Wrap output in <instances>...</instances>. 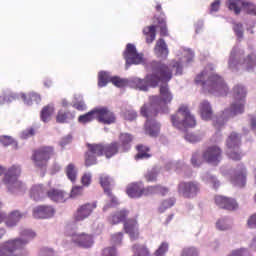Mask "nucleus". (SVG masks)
I'll return each mask as SVG.
<instances>
[{
  "instance_id": "1",
  "label": "nucleus",
  "mask_w": 256,
  "mask_h": 256,
  "mask_svg": "<svg viewBox=\"0 0 256 256\" xmlns=\"http://www.w3.org/2000/svg\"><path fill=\"white\" fill-rule=\"evenodd\" d=\"M152 73L146 75L144 80L134 78L132 85L140 91H148L149 87H157L159 83H169L173 79V71L175 75H183V64L173 60L169 65L161 62H152Z\"/></svg>"
},
{
  "instance_id": "2",
  "label": "nucleus",
  "mask_w": 256,
  "mask_h": 256,
  "mask_svg": "<svg viewBox=\"0 0 256 256\" xmlns=\"http://www.w3.org/2000/svg\"><path fill=\"white\" fill-rule=\"evenodd\" d=\"M206 75L207 72L205 71L198 74L195 79L196 85H201L207 93L216 94L219 97H226L229 93V86H227L223 77L217 74H212L208 76L207 81H205Z\"/></svg>"
},
{
  "instance_id": "3",
  "label": "nucleus",
  "mask_w": 256,
  "mask_h": 256,
  "mask_svg": "<svg viewBox=\"0 0 256 256\" xmlns=\"http://www.w3.org/2000/svg\"><path fill=\"white\" fill-rule=\"evenodd\" d=\"M159 109H161V106L153 102V98L150 97V103L144 104L140 110L141 116L146 117L147 119L145 124V132L147 135H150V137H157L159 135V131H161V124L153 120L155 117H157Z\"/></svg>"
},
{
  "instance_id": "4",
  "label": "nucleus",
  "mask_w": 256,
  "mask_h": 256,
  "mask_svg": "<svg viewBox=\"0 0 256 256\" xmlns=\"http://www.w3.org/2000/svg\"><path fill=\"white\" fill-rule=\"evenodd\" d=\"M37 234L32 230H24L22 232V238H16L7 240L3 243H0V256H16L17 251L21 249H25V246L31 241V239H35Z\"/></svg>"
},
{
  "instance_id": "5",
  "label": "nucleus",
  "mask_w": 256,
  "mask_h": 256,
  "mask_svg": "<svg viewBox=\"0 0 256 256\" xmlns=\"http://www.w3.org/2000/svg\"><path fill=\"white\" fill-rule=\"evenodd\" d=\"M245 97H247V91L241 85H236L233 88V98L236 103H233L230 108L225 109L223 112L226 119H231L235 115H241L245 111Z\"/></svg>"
},
{
  "instance_id": "6",
  "label": "nucleus",
  "mask_w": 256,
  "mask_h": 256,
  "mask_svg": "<svg viewBox=\"0 0 256 256\" xmlns=\"http://www.w3.org/2000/svg\"><path fill=\"white\" fill-rule=\"evenodd\" d=\"M171 123L176 129H183V127H195L197 120L191 115L187 105H181L176 114L171 116Z\"/></svg>"
},
{
  "instance_id": "7",
  "label": "nucleus",
  "mask_w": 256,
  "mask_h": 256,
  "mask_svg": "<svg viewBox=\"0 0 256 256\" xmlns=\"http://www.w3.org/2000/svg\"><path fill=\"white\" fill-rule=\"evenodd\" d=\"M19 175H21V168L15 165L10 167L7 173L4 174L3 183L11 193H23L26 189L25 184L17 179Z\"/></svg>"
},
{
  "instance_id": "8",
  "label": "nucleus",
  "mask_w": 256,
  "mask_h": 256,
  "mask_svg": "<svg viewBox=\"0 0 256 256\" xmlns=\"http://www.w3.org/2000/svg\"><path fill=\"white\" fill-rule=\"evenodd\" d=\"M239 145H241V136L232 132L226 140V146L228 147L227 156L232 161H241L243 155L239 151Z\"/></svg>"
},
{
  "instance_id": "9",
  "label": "nucleus",
  "mask_w": 256,
  "mask_h": 256,
  "mask_svg": "<svg viewBox=\"0 0 256 256\" xmlns=\"http://www.w3.org/2000/svg\"><path fill=\"white\" fill-rule=\"evenodd\" d=\"M53 155H55V150L53 147L43 146L34 151L32 159L36 167L43 169V167H47V163H49V159H51Z\"/></svg>"
},
{
  "instance_id": "10",
  "label": "nucleus",
  "mask_w": 256,
  "mask_h": 256,
  "mask_svg": "<svg viewBox=\"0 0 256 256\" xmlns=\"http://www.w3.org/2000/svg\"><path fill=\"white\" fill-rule=\"evenodd\" d=\"M201 184L197 181H182L178 184V193L184 199H193L199 195Z\"/></svg>"
},
{
  "instance_id": "11",
  "label": "nucleus",
  "mask_w": 256,
  "mask_h": 256,
  "mask_svg": "<svg viewBox=\"0 0 256 256\" xmlns=\"http://www.w3.org/2000/svg\"><path fill=\"white\" fill-rule=\"evenodd\" d=\"M95 209H97V202L79 205L73 214L74 223H81V221L89 219V217H91Z\"/></svg>"
},
{
  "instance_id": "12",
  "label": "nucleus",
  "mask_w": 256,
  "mask_h": 256,
  "mask_svg": "<svg viewBox=\"0 0 256 256\" xmlns=\"http://www.w3.org/2000/svg\"><path fill=\"white\" fill-rule=\"evenodd\" d=\"M123 57L126 61V69H129L131 65H140V63H143V54L138 53L137 48L131 43L126 45Z\"/></svg>"
},
{
  "instance_id": "13",
  "label": "nucleus",
  "mask_w": 256,
  "mask_h": 256,
  "mask_svg": "<svg viewBox=\"0 0 256 256\" xmlns=\"http://www.w3.org/2000/svg\"><path fill=\"white\" fill-rule=\"evenodd\" d=\"M96 147L100 153V157H106V159H111L115 157V155H119V151L121 148L119 146V142L113 141L108 144L96 143Z\"/></svg>"
},
{
  "instance_id": "14",
  "label": "nucleus",
  "mask_w": 256,
  "mask_h": 256,
  "mask_svg": "<svg viewBox=\"0 0 256 256\" xmlns=\"http://www.w3.org/2000/svg\"><path fill=\"white\" fill-rule=\"evenodd\" d=\"M155 9L158 13H160V15L154 16L153 23H155V25H157L158 29H160L161 37H168L169 30L167 28V16H165L163 7L161 6L160 3H157L155 6Z\"/></svg>"
},
{
  "instance_id": "15",
  "label": "nucleus",
  "mask_w": 256,
  "mask_h": 256,
  "mask_svg": "<svg viewBox=\"0 0 256 256\" xmlns=\"http://www.w3.org/2000/svg\"><path fill=\"white\" fill-rule=\"evenodd\" d=\"M161 83H164V85L160 86V96H151V98L153 103H156L161 107H164L165 105H169V103L173 101V94H171V91L169 90V82Z\"/></svg>"
},
{
  "instance_id": "16",
  "label": "nucleus",
  "mask_w": 256,
  "mask_h": 256,
  "mask_svg": "<svg viewBox=\"0 0 256 256\" xmlns=\"http://www.w3.org/2000/svg\"><path fill=\"white\" fill-rule=\"evenodd\" d=\"M87 151L84 153V165L85 167H93L97 165V157H101L97 143H87Z\"/></svg>"
},
{
  "instance_id": "17",
  "label": "nucleus",
  "mask_w": 256,
  "mask_h": 256,
  "mask_svg": "<svg viewBox=\"0 0 256 256\" xmlns=\"http://www.w3.org/2000/svg\"><path fill=\"white\" fill-rule=\"evenodd\" d=\"M227 5L228 9L230 11H234L235 15H239V13H241V6L246 9L248 15H256V6L249 2H243L241 0H228Z\"/></svg>"
},
{
  "instance_id": "18",
  "label": "nucleus",
  "mask_w": 256,
  "mask_h": 256,
  "mask_svg": "<svg viewBox=\"0 0 256 256\" xmlns=\"http://www.w3.org/2000/svg\"><path fill=\"white\" fill-rule=\"evenodd\" d=\"M96 120L98 123H103V125H112L117 121L115 113L108 109L107 107H97L95 108Z\"/></svg>"
},
{
  "instance_id": "19",
  "label": "nucleus",
  "mask_w": 256,
  "mask_h": 256,
  "mask_svg": "<svg viewBox=\"0 0 256 256\" xmlns=\"http://www.w3.org/2000/svg\"><path fill=\"white\" fill-rule=\"evenodd\" d=\"M223 151L218 146H210L203 152V159L207 163H212V165H217L221 162Z\"/></svg>"
},
{
  "instance_id": "20",
  "label": "nucleus",
  "mask_w": 256,
  "mask_h": 256,
  "mask_svg": "<svg viewBox=\"0 0 256 256\" xmlns=\"http://www.w3.org/2000/svg\"><path fill=\"white\" fill-rule=\"evenodd\" d=\"M72 242H74V244L78 247H82L83 249H89L93 247V243H95L93 240V234H87L85 232L74 234L72 236Z\"/></svg>"
},
{
  "instance_id": "21",
  "label": "nucleus",
  "mask_w": 256,
  "mask_h": 256,
  "mask_svg": "<svg viewBox=\"0 0 256 256\" xmlns=\"http://www.w3.org/2000/svg\"><path fill=\"white\" fill-rule=\"evenodd\" d=\"M126 193L131 199H139V197H143V195H149V187L144 188L143 183H132L128 185L126 189Z\"/></svg>"
},
{
  "instance_id": "22",
  "label": "nucleus",
  "mask_w": 256,
  "mask_h": 256,
  "mask_svg": "<svg viewBox=\"0 0 256 256\" xmlns=\"http://www.w3.org/2000/svg\"><path fill=\"white\" fill-rule=\"evenodd\" d=\"M46 197L51 201H54V203H65V201H67V192L52 187L46 191Z\"/></svg>"
},
{
  "instance_id": "23",
  "label": "nucleus",
  "mask_w": 256,
  "mask_h": 256,
  "mask_svg": "<svg viewBox=\"0 0 256 256\" xmlns=\"http://www.w3.org/2000/svg\"><path fill=\"white\" fill-rule=\"evenodd\" d=\"M124 231L127 233L132 241L139 239V228L137 220L130 218L124 222Z\"/></svg>"
},
{
  "instance_id": "24",
  "label": "nucleus",
  "mask_w": 256,
  "mask_h": 256,
  "mask_svg": "<svg viewBox=\"0 0 256 256\" xmlns=\"http://www.w3.org/2000/svg\"><path fill=\"white\" fill-rule=\"evenodd\" d=\"M55 215V209L51 206H37L33 209L35 219H49Z\"/></svg>"
},
{
  "instance_id": "25",
  "label": "nucleus",
  "mask_w": 256,
  "mask_h": 256,
  "mask_svg": "<svg viewBox=\"0 0 256 256\" xmlns=\"http://www.w3.org/2000/svg\"><path fill=\"white\" fill-rule=\"evenodd\" d=\"M230 181L235 187H243L247 183V172L243 164L240 166V171L231 176Z\"/></svg>"
},
{
  "instance_id": "26",
  "label": "nucleus",
  "mask_w": 256,
  "mask_h": 256,
  "mask_svg": "<svg viewBox=\"0 0 256 256\" xmlns=\"http://www.w3.org/2000/svg\"><path fill=\"white\" fill-rule=\"evenodd\" d=\"M120 150L123 153H127L131 149V143H133V135L129 133H120L118 136Z\"/></svg>"
},
{
  "instance_id": "27",
  "label": "nucleus",
  "mask_w": 256,
  "mask_h": 256,
  "mask_svg": "<svg viewBox=\"0 0 256 256\" xmlns=\"http://www.w3.org/2000/svg\"><path fill=\"white\" fill-rule=\"evenodd\" d=\"M23 217H25V213H21L19 210H13L5 218L6 227H15V225H17V223H19Z\"/></svg>"
},
{
  "instance_id": "28",
  "label": "nucleus",
  "mask_w": 256,
  "mask_h": 256,
  "mask_svg": "<svg viewBox=\"0 0 256 256\" xmlns=\"http://www.w3.org/2000/svg\"><path fill=\"white\" fill-rule=\"evenodd\" d=\"M154 53L157 57H161L162 59H167L169 55V48L167 47V43L163 38H159L156 41V45L154 47Z\"/></svg>"
},
{
  "instance_id": "29",
  "label": "nucleus",
  "mask_w": 256,
  "mask_h": 256,
  "mask_svg": "<svg viewBox=\"0 0 256 256\" xmlns=\"http://www.w3.org/2000/svg\"><path fill=\"white\" fill-rule=\"evenodd\" d=\"M127 217H129V212L126 209L116 211L114 214H112L108 221L111 225H119V223H124L127 221Z\"/></svg>"
},
{
  "instance_id": "30",
  "label": "nucleus",
  "mask_w": 256,
  "mask_h": 256,
  "mask_svg": "<svg viewBox=\"0 0 256 256\" xmlns=\"http://www.w3.org/2000/svg\"><path fill=\"white\" fill-rule=\"evenodd\" d=\"M199 111L201 118L204 121H209L211 120V117H213V108L211 107V104L207 100H204L200 103Z\"/></svg>"
},
{
  "instance_id": "31",
  "label": "nucleus",
  "mask_w": 256,
  "mask_h": 256,
  "mask_svg": "<svg viewBox=\"0 0 256 256\" xmlns=\"http://www.w3.org/2000/svg\"><path fill=\"white\" fill-rule=\"evenodd\" d=\"M136 150L138 151V153L135 155L136 161L151 159V157H153V155L151 154V148H149V146L138 144L136 146Z\"/></svg>"
},
{
  "instance_id": "32",
  "label": "nucleus",
  "mask_w": 256,
  "mask_h": 256,
  "mask_svg": "<svg viewBox=\"0 0 256 256\" xmlns=\"http://www.w3.org/2000/svg\"><path fill=\"white\" fill-rule=\"evenodd\" d=\"M45 195L47 196V193H45V188L41 184L34 185L30 189V197L34 201H41Z\"/></svg>"
},
{
  "instance_id": "33",
  "label": "nucleus",
  "mask_w": 256,
  "mask_h": 256,
  "mask_svg": "<svg viewBox=\"0 0 256 256\" xmlns=\"http://www.w3.org/2000/svg\"><path fill=\"white\" fill-rule=\"evenodd\" d=\"M73 119H75V114H73L71 111L60 110L56 115V123L60 124L68 123L73 121Z\"/></svg>"
},
{
  "instance_id": "34",
  "label": "nucleus",
  "mask_w": 256,
  "mask_h": 256,
  "mask_svg": "<svg viewBox=\"0 0 256 256\" xmlns=\"http://www.w3.org/2000/svg\"><path fill=\"white\" fill-rule=\"evenodd\" d=\"M157 28L156 25H151L143 29L144 35H146V43L151 44L155 41V37H157Z\"/></svg>"
},
{
  "instance_id": "35",
  "label": "nucleus",
  "mask_w": 256,
  "mask_h": 256,
  "mask_svg": "<svg viewBox=\"0 0 256 256\" xmlns=\"http://www.w3.org/2000/svg\"><path fill=\"white\" fill-rule=\"evenodd\" d=\"M21 99L26 105H33V103H41V95L31 92L28 94H21Z\"/></svg>"
},
{
  "instance_id": "36",
  "label": "nucleus",
  "mask_w": 256,
  "mask_h": 256,
  "mask_svg": "<svg viewBox=\"0 0 256 256\" xmlns=\"http://www.w3.org/2000/svg\"><path fill=\"white\" fill-rule=\"evenodd\" d=\"M169 193V188L161 186V185H154V186H148V195H162V197H165Z\"/></svg>"
},
{
  "instance_id": "37",
  "label": "nucleus",
  "mask_w": 256,
  "mask_h": 256,
  "mask_svg": "<svg viewBox=\"0 0 256 256\" xmlns=\"http://www.w3.org/2000/svg\"><path fill=\"white\" fill-rule=\"evenodd\" d=\"M66 177H68L69 181L75 183L77 181V167L75 164L70 163L65 168Z\"/></svg>"
},
{
  "instance_id": "38",
  "label": "nucleus",
  "mask_w": 256,
  "mask_h": 256,
  "mask_svg": "<svg viewBox=\"0 0 256 256\" xmlns=\"http://www.w3.org/2000/svg\"><path fill=\"white\" fill-rule=\"evenodd\" d=\"M53 113H55V107H53V105H47L43 107L40 117L44 123H47V121L51 119Z\"/></svg>"
},
{
  "instance_id": "39",
  "label": "nucleus",
  "mask_w": 256,
  "mask_h": 256,
  "mask_svg": "<svg viewBox=\"0 0 256 256\" xmlns=\"http://www.w3.org/2000/svg\"><path fill=\"white\" fill-rule=\"evenodd\" d=\"M240 65H244V67L249 71L256 67V54L251 53L246 58L240 62Z\"/></svg>"
},
{
  "instance_id": "40",
  "label": "nucleus",
  "mask_w": 256,
  "mask_h": 256,
  "mask_svg": "<svg viewBox=\"0 0 256 256\" xmlns=\"http://www.w3.org/2000/svg\"><path fill=\"white\" fill-rule=\"evenodd\" d=\"M95 119H97V115H96L95 108H94L90 112H88L84 115H80L78 117V122L85 125L87 123H91V121H95Z\"/></svg>"
},
{
  "instance_id": "41",
  "label": "nucleus",
  "mask_w": 256,
  "mask_h": 256,
  "mask_svg": "<svg viewBox=\"0 0 256 256\" xmlns=\"http://www.w3.org/2000/svg\"><path fill=\"white\" fill-rule=\"evenodd\" d=\"M100 185L103 187L106 195H111V178L105 174L100 176Z\"/></svg>"
},
{
  "instance_id": "42",
  "label": "nucleus",
  "mask_w": 256,
  "mask_h": 256,
  "mask_svg": "<svg viewBox=\"0 0 256 256\" xmlns=\"http://www.w3.org/2000/svg\"><path fill=\"white\" fill-rule=\"evenodd\" d=\"M111 81V77L107 72H99L98 74V87H105Z\"/></svg>"
},
{
  "instance_id": "43",
  "label": "nucleus",
  "mask_w": 256,
  "mask_h": 256,
  "mask_svg": "<svg viewBox=\"0 0 256 256\" xmlns=\"http://www.w3.org/2000/svg\"><path fill=\"white\" fill-rule=\"evenodd\" d=\"M176 201L177 200L175 198H168L164 200L159 208L160 213H163L166 209H171V207L175 205Z\"/></svg>"
},
{
  "instance_id": "44",
  "label": "nucleus",
  "mask_w": 256,
  "mask_h": 256,
  "mask_svg": "<svg viewBox=\"0 0 256 256\" xmlns=\"http://www.w3.org/2000/svg\"><path fill=\"white\" fill-rule=\"evenodd\" d=\"M83 191V186H74L70 191L69 197L71 199H77V197H81V195H83Z\"/></svg>"
},
{
  "instance_id": "45",
  "label": "nucleus",
  "mask_w": 256,
  "mask_h": 256,
  "mask_svg": "<svg viewBox=\"0 0 256 256\" xmlns=\"http://www.w3.org/2000/svg\"><path fill=\"white\" fill-rule=\"evenodd\" d=\"M157 175H159V172L157 169L153 168L152 170H149L144 177L148 183H153L157 181Z\"/></svg>"
},
{
  "instance_id": "46",
  "label": "nucleus",
  "mask_w": 256,
  "mask_h": 256,
  "mask_svg": "<svg viewBox=\"0 0 256 256\" xmlns=\"http://www.w3.org/2000/svg\"><path fill=\"white\" fill-rule=\"evenodd\" d=\"M0 143L4 147H9V145H17V141H15L13 137L7 135L0 136Z\"/></svg>"
},
{
  "instance_id": "47",
  "label": "nucleus",
  "mask_w": 256,
  "mask_h": 256,
  "mask_svg": "<svg viewBox=\"0 0 256 256\" xmlns=\"http://www.w3.org/2000/svg\"><path fill=\"white\" fill-rule=\"evenodd\" d=\"M167 251H169V243L162 242L158 249L154 252V256H165Z\"/></svg>"
},
{
  "instance_id": "48",
  "label": "nucleus",
  "mask_w": 256,
  "mask_h": 256,
  "mask_svg": "<svg viewBox=\"0 0 256 256\" xmlns=\"http://www.w3.org/2000/svg\"><path fill=\"white\" fill-rule=\"evenodd\" d=\"M225 209L227 211H235V209H237L239 207V204H237V201H235V199L233 198H226V204H225Z\"/></svg>"
},
{
  "instance_id": "49",
  "label": "nucleus",
  "mask_w": 256,
  "mask_h": 256,
  "mask_svg": "<svg viewBox=\"0 0 256 256\" xmlns=\"http://www.w3.org/2000/svg\"><path fill=\"white\" fill-rule=\"evenodd\" d=\"M110 83L114 84L115 87H125L127 85V81L123 78L114 76L110 78Z\"/></svg>"
},
{
  "instance_id": "50",
  "label": "nucleus",
  "mask_w": 256,
  "mask_h": 256,
  "mask_svg": "<svg viewBox=\"0 0 256 256\" xmlns=\"http://www.w3.org/2000/svg\"><path fill=\"white\" fill-rule=\"evenodd\" d=\"M181 256H199V250L195 247H187L182 250Z\"/></svg>"
},
{
  "instance_id": "51",
  "label": "nucleus",
  "mask_w": 256,
  "mask_h": 256,
  "mask_svg": "<svg viewBox=\"0 0 256 256\" xmlns=\"http://www.w3.org/2000/svg\"><path fill=\"white\" fill-rule=\"evenodd\" d=\"M216 228L218 229V231H227L231 229V225L227 223V220L220 219L216 222Z\"/></svg>"
},
{
  "instance_id": "52",
  "label": "nucleus",
  "mask_w": 256,
  "mask_h": 256,
  "mask_svg": "<svg viewBox=\"0 0 256 256\" xmlns=\"http://www.w3.org/2000/svg\"><path fill=\"white\" fill-rule=\"evenodd\" d=\"M215 204L220 207V209H225V207H227L226 203H227V197L225 196H215L214 198Z\"/></svg>"
},
{
  "instance_id": "53",
  "label": "nucleus",
  "mask_w": 256,
  "mask_h": 256,
  "mask_svg": "<svg viewBox=\"0 0 256 256\" xmlns=\"http://www.w3.org/2000/svg\"><path fill=\"white\" fill-rule=\"evenodd\" d=\"M124 119L126 121H135L137 119V112L135 110H126L124 112Z\"/></svg>"
},
{
  "instance_id": "54",
  "label": "nucleus",
  "mask_w": 256,
  "mask_h": 256,
  "mask_svg": "<svg viewBox=\"0 0 256 256\" xmlns=\"http://www.w3.org/2000/svg\"><path fill=\"white\" fill-rule=\"evenodd\" d=\"M102 256H117V249L115 247L104 248Z\"/></svg>"
},
{
  "instance_id": "55",
  "label": "nucleus",
  "mask_w": 256,
  "mask_h": 256,
  "mask_svg": "<svg viewBox=\"0 0 256 256\" xmlns=\"http://www.w3.org/2000/svg\"><path fill=\"white\" fill-rule=\"evenodd\" d=\"M191 163L194 167H199L203 163V161L201 160V156H199V153L193 154Z\"/></svg>"
},
{
  "instance_id": "56",
  "label": "nucleus",
  "mask_w": 256,
  "mask_h": 256,
  "mask_svg": "<svg viewBox=\"0 0 256 256\" xmlns=\"http://www.w3.org/2000/svg\"><path fill=\"white\" fill-rule=\"evenodd\" d=\"M221 9V0H215L210 5V13H217Z\"/></svg>"
},
{
  "instance_id": "57",
  "label": "nucleus",
  "mask_w": 256,
  "mask_h": 256,
  "mask_svg": "<svg viewBox=\"0 0 256 256\" xmlns=\"http://www.w3.org/2000/svg\"><path fill=\"white\" fill-rule=\"evenodd\" d=\"M81 183L84 187H89L91 185V174L85 173L81 178Z\"/></svg>"
},
{
  "instance_id": "58",
  "label": "nucleus",
  "mask_w": 256,
  "mask_h": 256,
  "mask_svg": "<svg viewBox=\"0 0 256 256\" xmlns=\"http://www.w3.org/2000/svg\"><path fill=\"white\" fill-rule=\"evenodd\" d=\"M112 241L116 245H121V242L123 241V233L122 232H118V233L112 235Z\"/></svg>"
},
{
  "instance_id": "59",
  "label": "nucleus",
  "mask_w": 256,
  "mask_h": 256,
  "mask_svg": "<svg viewBox=\"0 0 256 256\" xmlns=\"http://www.w3.org/2000/svg\"><path fill=\"white\" fill-rule=\"evenodd\" d=\"M228 256H249V251L246 249L234 250Z\"/></svg>"
},
{
  "instance_id": "60",
  "label": "nucleus",
  "mask_w": 256,
  "mask_h": 256,
  "mask_svg": "<svg viewBox=\"0 0 256 256\" xmlns=\"http://www.w3.org/2000/svg\"><path fill=\"white\" fill-rule=\"evenodd\" d=\"M234 32L236 33L237 37H243V24H234Z\"/></svg>"
},
{
  "instance_id": "61",
  "label": "nucleus",
  "mask_w": 256,
  "mask_h": 256,
  "mask_svg": "<svg viewBox=\"0 0 256 256\" xmlns=\"http://www.w3.org/2000/svg\"><path fill=\"white\" fill-rule=\"evenodd\" d=\"M71 141H73V137H71V135H67L61 139L60 146L65 147L66 145H69Z\"/></svg>"
},
{
  "instance_id": "62",
  "label": "nucleus",
  "mask_w": 256,
  "mask_h": 256,
  "mask_svg": "<svg viewBox=\"0 0 256 256\" xmlns=\"http://www.w3.org/2000/svg\"><path fill=\"white\" fill-rule=\"evenodd\" d=\"M55 252L51 248H43L40 251V256H54Z\"/></svg>"
},
{
  "instance_id": "63",
  "label": "nucleus",
  "mask_w": 256,
  "mask_h": 256,
  "mask_svg": "<svg viewBox=\"0 0 256 256\" xmlns=\"http://www.w3.org/2000/svg\"><path fill=\"white\" fill-rule=\"evenodd\" d=\"M207 181L211 183L215 189H219L220 183L218 180H216L215 176H208Z\"/></svg>"
},
{
  "instance_id": "64",
  "label": "nucleus",
  "mask_w": 256,
  "mask_h": 256,
  "mask_svg": "<svg viewBox=\"0 0 256 256\" xmlns=\"http://www.w3.org/2000/svg\"><path fill=\"white\" fill-rule=\"evenodd\" d=\"M248 227H250V229H255L256 227V214L252 215L247 222Z\"/></svg>"
}]
</instances>
